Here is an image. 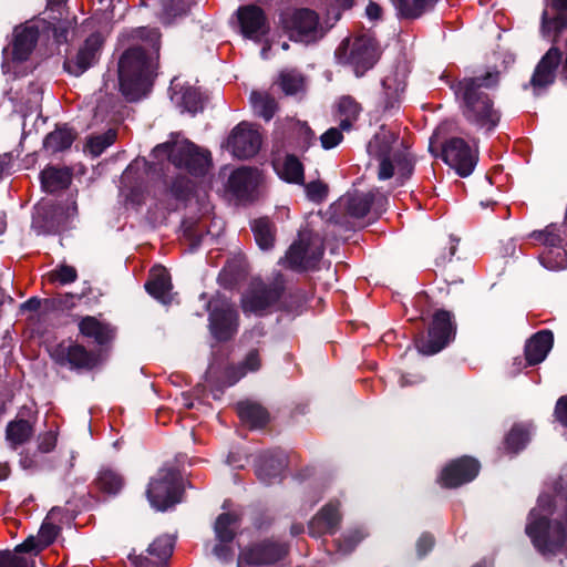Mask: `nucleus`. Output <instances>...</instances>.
Instances as JSON below:
<instances>
[{"label": "nucleus", "instance_id": "f257e3e1", "mask_svg": "<svg viewBox=\"0 0 567 567\" xmlns=\"http://www.w3.org/2000/svg\"><path fill=\"white\" fill-rule=\"evenodd\" d=\"M132 38L142 43L122 52L117 75L122 95L128 102H136L151 91L157 76L162 33L158 28L140 27L132 31Z\"/></svg>", "mask_w": 567, "mask_h": 567}, {"label": "nucleus", "instance_id": "f03ea898", "mask_svg": "<svg viewBox=\"0 0 567 567\" xmlns=\"http://www.w3.org/2000/svg\"><path fill=\"white\" fill-rule=\"evenodd\" d=\"M499 82L501 72L493 68L484 74L464 76L450 86L464 120L485 135H491L501 123L502 112L487 93L497 89Z\"/></svg>", "mask_w": 567, "mask_h": 567}, {"label": "nucleus", "instance_id": "7ed1b4c3", "mask_svg": "<svg viewBox=\"0 0 567 567\" xmlns=\"http://www.w3.org/2000/svg\"><path fill=\"white\" fill-rule=\"evenodd\" d=\"M50 25L45 19H32L16 25L8 44L2 50L1 69L4 74L13 79L24 76L29 70L23 66L33 54L41 31H47Z\"/></svg>", "mask_w": 567, "mask_h": 567}, {"label": "nucleus", "instance_id": "20e7f679", "mask_svg": "<svg viewBox=\"0 0 567 567\" xmlns=\"http://www.w3.org/2000/svg\"><path fill=\"white\" fill-rule=\"evenodd\" d=\"M381 48L375 38L361 34L352 43L344 39L334 51L338 64L349 66L357 78L363 76L381 58Z\"/></svg>", "mask_w": 567, "mask_h": 567}, {"label": "nucleus", "instance_id": "39448f33", "mask_svg": "<svg viewBox=\"0 0 567 567\" xmlns=\"http://www.w3.org/2000/svg\"><path fill=\"white\" fill-rule=\"evenodd\" d=\"M286 291V279L278 274L270 284L261 279L252 280L240 298L245 315L265 316L268 309L278 305Z\"/></svg>", "mask_w": 567, "mask_h": 567}, {"label": "nucleus", "instance_id": "423d86ee", "mask_svg": "<svg viewBox=\"0 0 567 567\" xmlns=\"http://www.w3.org/2000/svg\"><path fill=\"white\" fill-rule=\"evenodd\" d=\"M183 477L175 467L161 468L151 480L146 496L151 505L164 512L182 502L184 495Z\"/></svg>", "mask_w": 567, "mask_h": 567}, {"label": "nucleus", "instance_id": "0eeeda50", "mask_svg": "<svg viewBox=\"0 0 567 567\" xmlns=\"http://www.w3.org/2000/svg\"><path fill=\"white\" fill-rule=\"evenodd\" d=\"M457 324L451 311L437 309L433 313L427 333L415 338V347L424 355H433L445 349L456 336Z\"/></svg>", "mask_w": 567, "mask_h": 567}, {"label": "nucleus", "instance_id": "6e6552de", "mask_svg": "<svg viewBox=\"0 0 567 567\" xmlns=\"http://www.w3.org/2000/svg\"><path fill=\"white\" fill-rule=\"evenodd\" d=\"M279 23L291 41L310 43L323 37L319 14L309 8L282 11L279 14Z\"/></svg>", "mask_w": 567, "mask_h": 567}, {"label": "nucleus", "instance_id": "1a4fd4ad", "mask_svg": "<svg viewBox=\"0 0 567 567\" xmlns=\"http://www.w3.org/2000/svg\"><path fill=\"white\" fill-rule=\"evenodd\" d=\"M60 367H68L78 373H87L97 369L103 362L102 350H89L78 341L70 344L59 343L51 353Z\"/></svg>", "mask_w": 567, "mask_h": 567}, {"label": "nucleus", "instance_id": "9d476101", "mask_svg": "<svg viewBox=\"0 0 567 567\" xmlns=\"http://www.w3.org/2000/svg\"><path fill=\"white\" fill-rule=\"evenodd\" d=\"M434 156H439L432 143L429 147ZM440 157L453 168L460 177L470 176L478 162V151L472 150L470 144L462 137H450L441 146Z\"/></svg>", "mask_w": 567, "mask_h": 567}, {"label": "nucleus", "instance_id": "9b49d317", "mask_svg": "<svg viewBox=\"0 0 567 567\" xmlns=\"http://www.w3.org/2000/svg\"><path fill=\"white\" fill-rule=\"evenodd\" d=\"M171 163L193 177H204L213 166L212 153L190 141H185L171 154Z\"/></svg>", "mask_w": 567, "mask_h": 567}, {"label": "nucleus", "instance_id": "f8f14e48", "mask_svg": "<svg viewBox=\"0 0 567 567\" xmlns=\"http://www.w3.org/2000/svg\"><path fill=\"white\" fill-rule=\"evenodd\" d=\"M480 471L481 463L477 458L463 455L446 463L436 482L446 489L457 488L474 481Z\"/></svg>", "mask_w": 567, "mask_h": 567}, {"label": "nucleus", "instance_id": "ddd939ff", "mask_svg": "<svg viewBox=\"0 0 567 567\" xmlns=\"http://www.w3.org/2000/svg\"><path fill=\"white\" fill-rule=\"evenodd\" d=\"M289 553V545L284 542L266 538L245 548L239 561L248 566H271L285 559Z\"/></svg>", "mask_w": 567, "mask_h": 567}, {"label": "nucleus", "instance_id": "4468645a", "mask_svg": "<svg viewBox=\"0 0 567 567\" xmlns=\"http://www.w3.org/2000/svg\"><path fill=\"white\" fill-rule=\"evenodd\" d=\"M103 42L101 33H91L84 40L76 53L64 60L63 70L73 76H81L84 74L99 62Z\"/></svg>", "mask_w": 567, "mask_h": 567}, {"label": "nucleus", "instance_id": "2eb2a0df", "mask_svg": "<svg viewBox=\"0 0 567 567\" xmlns=\"http://www.w3.org/2000/svg\"><path fill=\"white\" fill-rule=\"evenodd\" d=\"M261 143L262 138L258 130L245 121L237 124L228 137V146L233 155L239 159H248L257 155Z\"/></svg>", "mask_w": 567, "mask_h": 567}, {"label": "nucleus", "instance_id": "dca6fc26", "mask_svg": "<svg viewBox=\"0 0 567 567\" xmlns=\"http://www.w3.org/2000/svg\"><path fill=\"white\" fill-rule=\"evenodd\" d=\"M239 316L231 303L221 302L215 306L208 316L209 330L218 342L231 340L238 331Z\"/></svg>", "mask_w": 567, "mask_h": 567}, {"label": "nucleus", "instance_id": "f3484780", "mask_svg": "<svg viewBox=\"0 0 567 567\" xmlns=\"http://www.w3.org/2000/svg\"><path fill=\"white\" fill-rule=\"evenodd\" d=\"M69 218V212L60 205H40L35 207L32 228L42 235L59 234L68 228Z\"/></svg>", "mask_w": 567, "mask_h": 567}, {"label": "nucleus", "instance_id": "a211bd4d", "mask_svg": "<svg viewBox=\"0 0 567 567\" xmlns=\"http://www.w3.org/2000/svg\"><path fill=\"white\" fill-rule=\"evenodd\" d=\"M323 256L322 248L310 249L303 240L293 241L279 264L296 272L316 270Z\"/></svg>", "mask_w": 567, "mask_h": 567}, {"label": "nucleus", "instance_id": "6ab92c4d", "mask_svg": "<svg viewBox=\"0 0 567 567\" xmlns=\"http://www.w3.org/2000/svg\"><path fill=\"white\" fill-rule=\"evenodd\" d=\"M237 19L243 35L260 41L270 32V24L265 10L257 4H246L237 9Z\"/></svg>", "mask_w": 567, "mask_h": 567}, {"label": "nucleus", "instance_id": "aec40b11", "mask_svg": "<svg viewBox=\"0 0 567 567\" xmlns=\"http://www.w3.org/2000/svg\"><path fill=\"white\" fill-rule=\"evenodd\" d=\"M561 61L563 52L555 45L542 56L529 80L535 94L555 83L556 72Z\"/></svg>", "mask_w": 567, "mask_h": 567}, {"label": "nucleus", "instance_id": "412c9836", "mask_svg": "<svg viewBox=\"0 0 567 567\" xmlns=\"http://www.w3.org/2000/svg\"><path fill=\"white\" fill-rule=\"evenodd\" d=\"M288 465L287 456L280 451H267L260 454L255 464V473L265 485H271L282 480Z\"/></svg>", "mask_w": 567, "mask_h": 567}, {"label": "nucleus", "instance_id": "4be33fe9", "mask_svg": "<svg viewBox=\"0 0 567 567\" xmlns=\"http://www.w3.org/2000/svg\"><path fill=\"white\" fill-rule=\"evenodd\" d=\"M339 502H329L309 522V535L317 538L324 534H334L341 522Z\"/></svg>", "mask_w": 567, "mask_h": 567}, {"label": "nucleus", "instance_id": "5701e85b", "mask_svg": "<svg viewBox=\"0 0 567 567\" xmlns=\"http://www.w3.org/2000/svg\"><path fill=\"white\" fill-rule=\"evenodd\" d=\"M79 333L84 339H92L100 347H106L115 338V329L93 316L82 317L78 323Z\"/></svg>", "mask_w": 567, "mask_h": 567}, {"label": "nucleus", "instance_id": "b1692460", "mask_svg": "<svg viewBox=\"0 0 567 567\" xmlns=\"http://www.w3.org/2000/svg\"><path fill=\"white\" fill-rule=\"evenodd\" d=\"M554 344V333L550 330L544 329L534 333L527 339L524 347V354L526 357L527 365H536L542 363Z\"/></svg>", "mask_w": 567, "mask_h": 567}, {"label": "nucleus", "instance_id": "393cba45", "mask_svg": "<svg viewBox=\"0 0 567 567\" xmlns=\"http://www.w3.org/2000/svg\"><path fill=\"white\" fill-rule=\"evenodd\" d=\"M383 202H386V197L383 195L377 196L373 190L367 193L354 190L344 197L346 213L353 218H364L371 212L374 203L381 204Z\"/></svg>", "mask_w": 567, "mask_h": 567}, {"label": "nucleus", "instance_id": "a878e982", "mask_svg": "<svg viewBox=\"0 0 567 567\" xmlns=\"http://www.w3.org/2000/svg\"><path fill=\"white\" fill-rule=\"evenodd\" d=\"M402 21H415L431 13L440 0H390Z\"/></svg>", "mask_w": 567, "mask_h": 567}, {"label": "nucleus", "instance_id": "bb28decb", "mask_svg": "<svg viewBox=\"0 0 567 567\" xmlns=\"http://www.w3.org/2000/svg\"><path fill=\"white\" fill-rule=\"evenodd\" d=\"M382 87L384 95L383 112L393 114L400 109L402 95L406 87L405 80L395 71L382 80Z\"/></svg>", "mask_w": 567, "mask_h": 567}, {"label": "nucleus", "instance_id": "cd10ccee", "mask_svg": "<svg viewBox=\"0 0 567 567\" xmlns=\"http://www.w3.org/2000/svg\"><path fill=\"white\" fill-rule=\"evenodd\" d=\"M144 287L146 292L154 299L165 305L171 302L169 291L172 290L173 285L171 275L164 267H161L157 270H152Z\"/></svg>", "mask_w": 567, "mask_h": 567}, {"label": "nucleus", "instance_id": "c85d7f7f", "mask_svg": "<svg viewBox=\"0 0 567 567\" xmlns=\"http://www.w3.org/2000/svg\"><path fill=\"white\" fill-rule=\"evenodd\" d=\"M239 419L250 425L251 429H262L270 421L268 410L260 403L252 401H240L236 405Z\"/></svg>", "mask_w": 567, "mask_h": 567}, {"label": "nucleus", "instance_id": "c756f323", "mask_svg": "<svg viewBox=\"0 0 567 567\" xmlns=\"http://www.w3.org/2000/svg\"><path fill=\"white\" fill-rule=\"evenodd\" d=\"M78 133L68 124L56 125L43 141V147L55 154L69 150L75 141Z\"/></svg>", "mask_w": 567, "mask_h": 567}, {"label": "nucleus", "instance_id": "7c9ffc66", "mask_svg": "<svg viewBox=\"0 0 567 567\" xmlns=\"http://www.w3.org/2000/svg\"><path fill=\"white\" fill-rule=\"evenodd\" d=\"M42 188L48 193H56L69 188L72 173L69 168L48 166L40 173Z\"/></svg>", "mask_w": 567, "mask_h": 567}, {"label": "nucleus", "instance_id": "2f4dec72", "mask_svg": "<svg viewBox=\"0 0 567 567\" xmlns=\"http://www.w3.org/2000/svg\"><path fill=\"white\" fill-rule=\"evenodd\" d=\"M159 8L156 12L161 23L173 25L178 19L186 17L190 10L189 0H156Z\"/></svg>", "mask_w": 567, "mask_h": 567}, {"label": "nucleus", "instance_id": "473e14b6", "mask_svg": "<svg viewBox=\"0 0 567 567\" xmlns=\"http://www.w3.org/2000/svg\"><path fill=\"white\" fill-rule=\"evenodd\" d=\"M362 111V105L352 95H341L337 102L340 128L346 132L351 131Z\"/></svg>", "mask_w": 567, "mask_h": 567}, {"label": "nucleus", "instance_id": "72a5a7b5", "mask_svg": "<svg viewBox=\"0 0 567 567\" xmlns=\"http://www.w3.org/2000/svg\"><path fill=\"white\" fill-rule=\"evenodd\" d=\"M399 135L395 132L386 130L384 125L373 135L367 145V152L374 158L391 156L393 145L396 143Z\"/></svg>", "mask_w": 567, "mask_h": 567}, {"label": "nucleus", "instance_id": "f704fd0d", "mask_svg": "<svg viewBox=\"0 0 567 567\" xmlns=\"http://www.w3.org/2000/svg\"><path fill=\"white\" fill-rule=\"evenodd\" d=\"M530 439V425L526 423H515L504 437V449L508 454L516 455L527 446Z\"/></svg>", "mask_w": 567, "mask_h": 567}, {"label": "nucleus", "instance_id": "c9c22d12", "mask_svg": "<svg viewBox=\"0 0 567 567\" xmlns=\"http://www.w3.org/2000/svg\"><path fill=\"white\" fill-rule=\"evenodd\" d=\"M33 434L34 427L31 422L25 419L10 421L6 427V440L13 450L28 443Z\"/></svg>", "mask_w": 567, "mask_h": 567}, {"label": "nucleus", "instance_id": "e433bc0d", "mask_svg": "<svg viewBox=\"0 0 567 567\" xmlns=\"http://www.w3.org/2000/svg\"><path fill=\"white\" fill-rule=\"evenodd\" d=\"M195 188V184L190 178L183 174H177L171 179L164 181L162 195L171 196L177 202H187Z\"/></svg>", "mask_w": 567, "mask_h": 567}, {"label": "nucleus", "instance_id": "4c0bfd02", "mask_svg": "<svg viewBox=\"0 0 567 567\" xmlns=\"http://www.w3.org/2000/svg\"><path fill=\"white\" fill-rule=\"evenodd\" d=\"M251 231L258 247L262 250L271 249L276 240V226L268 217H260L251 223Z\"/></svg>", "mask_w": 567, "mask_h": 567}, {"label": "nucleus", "instance_id": "58836bf2", "mask_svg": "<svg viewBox=\"0 0 567 567\" xmlns=\"http://www.w3.org/2000/svg\"><path fill=\"white\" fill-rule=\"evenodd\" d=\"M279 176L288 184L305 185V166L297 155L285 156Z\"/></svg>", "mask_w": 567, "mask_h": 567}, {"label": "nucleus", "instance_id": "ea45409f", "mask_svg": "<svg viewBox=\"0 0 567 567\" xmlns=\"http://www.w3.org/2000/svg\"><path fill=\"white\" fill-rule=\"evenodd\" d=\"M239 517L237 514L227 512L217 516L214 525L216 539L220 543H233L236 536L235 526Z\"/></svg>", "mask_w": 567, "mask_h": 567}, {"label": "nucleus", "instance_id": "a19ab883", "mask_svg": "<svg viewBox=\"0 0 567 567\" xmlns=\"http://www.w3.org/2000/svg\"><path fill=\"white\" fill-rule=\"evenodd\" d=\"M309 300L307 292L301 288L290 289L287 293L284 292L280 301L278 302V309L288 313L299 315L301 313Z\"/></svg>", "mask_w": 567, "mask_h": 567}, {"label": "nucleus", "instance_id": "79ce46f5", "mask_svg": "<svg viewBox=\"0 0 567 567\" xmlns=\"http://www.w3.org/2000/svg\"><path fill=\"white\" fill-rule=\"evenodd\" d=\"M94 483L100 492L117 495L124 486V478L115 471L105 468L99 472Z\"/></svg>", "mask_w": 567, "mask_h": 567}, {"label": "nucleus", "instance_id": "37998d69", "mask_svg": "<svg viewBox=\"0 0 567 567\" xmlns=\"http://www.w3.org/2000/svg\"><path fill=\"white\" fill-rule=\"evenodd\" d=\"M205 101L206 97L199 91V89L190 85L183 86L181 89V100L178 102V105L183 107V111H186L192 115L203 112Z\"/></svg>", "mask_w": 567, "mask_h": 567}, {"label": "nucleus", "instance_id": "c03bdc74", "mask_svg": "<svg viewBox=\"0 0 567 567\" xmlns=\"http://www.w3.org/2000/svg\"><path fill=\"white\" fill-rule=\"evenodd\" d=\"M250 102L258 115L265 121H270L278 111V103L276 99L268 94L252 91L250 94Z\"/></svg>", "mask_w": 567, "mask_h": 567}, {"label": "nucleus", "instance_id": "a18cd8bd", "mask_svg": "<svg viewBox=\"0 0 567 567\" xmlns=\"http://www.w3.org/2000/svg\"><path fill=\"white\" fill-rule=\"evenodd\" d=\"M228 187L237 197L247 196L252 188V176L246 168L234 171L228 178Z\"/></svg>", "mask_w": 567, "mask_h": 567}, {"label": "nucleus", "instance_id": "49530a36", "mask_svg": "<svg viewBox=\"0 0 567 567\" xmlns=\"http://www.w3.org/2000/svg\"><path fill=\"white\" fill-rule=\"evenodd\" d=\"M175 546V539L168 535L158 536L151 543L146 551L159 559L161 563L166 564L172 557Z\"/></svg>", "mask_w": 567, "mask_h": 567}, {"label": "nucleus", "instance_id": "de8ad7c7", "mask_svg": "<svg viewBox=\"0 0 567 567\" xmlns=\"http://www.w3.org/2000/svg\"><path fill=\"white\" fill-rule=\"evenodd\" d=\"M565 29H567V13L559 12L549 19L547 11L543 12L540 31L544 37H549L554 32L553 42L556 43L557 38Z\"/></svg>", "mask_w": 567, "mask_h": 567}, {"label": "nucleus", "instance_id": "09e8293b", "mask_svg": "<svg viewBox=\"0 0 567 567\" xmlns=\"http://www.w3.org/2000/svg\"><path fill=\"white\" fill-rule=\"evenodd\" d=\"M182 227H183V236H184L185 240L188 243L189 250L192 252L196 251L200 247V245L204 240V237L209 234L208 228L202 227L196 221H186L185 220V221H183Z\"/></svg>", "mask_w": 567, "mask_h": 567}, {"label": "nucleus", "instance_id": "8fccbe9b", "mask_svg": "<svg viewBox=\"0 0 567 567\" xmlns=\"http://www.w3.org/2000/svg\"><path fill=\"white\" fill-rule=\"evenodd\" d=\"M530 238L540 241L549 248H561L563 238L556 224H549L543 230H534L530 234Z\"/></svg>", "mask_w": 567, "mask_h": 567}, {"label": "nucleus", "instance_id": "3c124183", "mask_svg": "<svg viewBox=\"0 0 567 567\" xmlns=\"http://www.w3.org/2000/svg\"><path fill=\"white\" fill-rule=\"evenodd\" d=\"M116 140V131L113 128L87 138L86 147L93 156H100Z\"/></svg>", "mask_w": 567, "mask_h": 567}, {"label": "nucleus", "instance_id": "603ef678", "mask_svg": "<svg viewBox=\"0 0 567 567\" xmlns=\"http://www.w3.org/2000/svg\"><path fill=\"white\" fill-rule=\"evenodd\" d=\"M393 162L398 168L401 183L410 178L414 171V161L406 151H396L393 154Z\"/></svg>", "mask_w": 567, "mask_h": 567}, {"label": "nucleus", "instance_id": "864d4df0", "mask_svg": "<svg viewBox=\"0 0 567 567\" xmlns=\"http://www.w3.org/2000/svg\"><path fill=\"white\" fill-rule=\"evenodd\" d=\"M51 19L56 20V22L47 21L50 28L47 31H41L42 34H49L52 32L53 39L56 44H63L68 42V37L70 33V27L68 20H62L56 16H50Z\"/></svg>", "mask_w": 567, "mask_h": 567}, {"label": "nucleus", "instance_id": "5fc2aeb1", "mask_svg": "<svg viewBox=\"0 0 567 567\" xmlns=\"http://www.w3.org/2000/svg\"><path fill=\"white\" fill-rule=\"evenodd\" d=\"M125 189V204L131 205L133 208L138 209L145 204L146 192L141 183H135L131 186H124Z\"/></svg>", "mask_w": 567, "mask_h": 567}, {"label": "nucleus", "instance_id": "6e6d98bb", "mask_svg": "<svg viewBox=\"0 0 567 567\" xmlns=\"http://www.w3.org/2000/svg\"><path fill=\"white\" fill-rule=\"evenodd\" d=\"M302 186L305 187L307 198L317 204L322 203L327 198L329 193L328 185L320 179L312 181L309 183L305 182V185Z\"/></svg>", "mask_w": 567, "mask_h": 567}, {"label": "nucleus", "instance_id": "4d7b16f0", "mask_svg": "<svg viewBox=\"0 0 567 567\" xmlns=\"http://www.w3.org/2000/svg\"><path fill=\"white\" fill-rule=\"evenodd\" d=\"M51 281H59L61 285L72 284L78 279V271L73 266L60 265L50 274Z\"/></svg>", "mask_w": 567, "mask_h": 567}, {"label": "nucleus", "instance_id": "13d9d810", "mask_svg": "<svg viewBox=\"0 0 567 567\" xmlns=\"http://www.w3.org/2000/svg\"><path fill=\"white\" fill-rule=\"evenodd\" d=\"M303 85V79L292 73L280 74V87L287 95L297 94Z\"/></svg>", "mask_w": 567, "mask_h": 567}, {"label": "nucleus", "instance_id": "bf43d9fd", "mask_svg": "<svg viewBox=\"0 0 567 567\" xmlns=\"http://www.w3.org/2000/svg\"><path fill=\"white\" fill-rule=\"evenodd\" d=\"M239 364L243 367L246 373L257 372L262 364L259 349H250Z\"/></svg>", "mask_w": 567, "mask_h": 567}, {"label": "nucleus", "instance_id": "052dcab7", "mask_svg": "<svg viewBox=\"0 0 567 567\" xmlns=\"http://www.w3.org/2000/svg\"><path fill=\"white\" fill-rule=\"evenodd\" d=\"M93 292V289L91 287L84 288L81 293H71L66 292L64 295H59L61 299V309L63 310H70L74 308L79 301H81L83 298L87 297Z\"/></svg>", "mask_w": 567, "mask_h": 567}, {"label": "nucleus", "instance_id": "680f3d73", "mask_svg": "<svg viewBox=\"0 0 567 567\" xmlns=\"http://www.w3.org/2000/svg\"><path fill=\"white\" fill-rule=\"evenodd\" d=\"M343 140L342 130L339 127H330L321 136V146L324 150L336 147Z\"/></svg>", "mask_w": 567, "mask_h": 567}, {"label": "nucleus", "instance_id": "e2e57ef3", "mask_svg": "<svg viewBox=\"0 0 567 567\" xmlns=\"http://www.w3.org/2000/svg\"><path fill=\"white\" fill-rule=\"evenodd\" d=\"M60 528L50 523H43L39 529L38 538L43 548L49 547L54 543Z\"/></svg>", "mask_w": 567, "mask_h": 567}, {"label": "nucleus", "instance_id": "0e129e2a", "mask_svg": "<svg viewBox=\"0 0 567 567\" xmlns=\"http://www.w3.org/2000/svg\"><path fill=\"white\" fill-rule=\"evenodd\" d=\"M0 567H29V564L24 557L2 550L0 551Z\"/></svg>", "mask_w": 567, "mask_h": 567}, {"label": "nucleus", "instance_id": "69168bd1", "mask_svg": "<svg viewBox=\"0 0 567 567\" xmlns=\"http://www.w3.org/2000/svg\"><path fill=\"white\" fill-rule=\"evenodd\" d=\"M58 442V434L53 431H48L38 436V450L41 453L52 452Z\"/></svg>", "mask_w": 567, "mask_h": 567}, {"label": "nucleus", "instance_id": "338daca9", "mask_svg": "<svg viewBox=\"0 0 567 567\" xmlns=\"http://www.w3.org/2000/svg\"><path fill=\"white\" fill-rule=\"evenodd\" d=\"M434 544V536L429 532L423 533L416 542V553L419 558L425 557L433 549Z\"/></svg>", "mask_w": 567, "mask_h": 567}, {"label": "nucleus", "instance_id": "774afa93", "mask_svg": "<svg viewBox=\"0 0 567 567\" xmlns=\"http://www.w3.org/2000/svg\"><path fill=\"white\" fill-rule=\"evenodd\" d=\"M554 416L564 427H567V395H563L557 400Z\"/></svg>", "mask_w": 567, "mask_h": 567}]
</instances>
